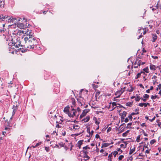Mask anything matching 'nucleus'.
<instances>
[{
  "instance_id": "37998d69",
  "label": "nucleus",
  "mask_w": 161,
  "mask_h": 161,
  "mask_svg": "<svg viewBox=\"0 0 161 161\" xmlns=\"http://www.w3.org/2000/svg\"><path fill=\"white\" fill-rule=\"evenodd\" d=\"M83 154H87L88 152L86 150V149H83Z\"/></svg>"
},
{
  "instance_id": "423d86ee",
  "label": "nucleus",
  "mask_w": 161,
  "mask_h": 161,
  "mask_svg": "<svg viewBox=\"0 0 161 161\" xmlns=\"http://www.w3.org/2000/svg\"><path fill=\"white\" fill-rule=\"evenodd\" d=\"M125 88V87H124L123 89L121 88L120 90L117 91L115 93V95L116 97L114 98L115 99L117 97H119L121 94L124 92Z\"/></svg>"
},
{
  "instance_id": "f8f14e48",
  "label": "nucleus",
  "mask_w": 161,
  "mask_h": 161,
  "mask_svg": "<svg viewBox=\"0 0 161 161\" xmlns=\"http://www.w3.org/2000/svg\"><path fill=\"white\" fill-rule=\"evenodd\" d=\"M149 97V95L147 94H145L143 96V98H141V99L142 100H143L144 102H145L147 99H148Z\"/></svg>"
},
{
  "instance_id": "a19ab883",
  "label": "nucleus",
  "mask_w": 161,
  "mask_h": 161,
  "mask_svg": "<svg viewBox=\"0 0 161 161\" xmlns=\"http://www.w3.org/2000/svg\"><path fill=\"white\" fill-rule=\"evenodd\" d=\"M59 145V146H60V147H63L64 146V144L62 142L58 143Z\"/></svg>"
},
{
  "instance_id": "c85d7f7f",
  "label": "nucleus",
  "mask_w": 161,
  "mask_h": 161,
  "mask_svg": "<svg viewBox=\"0 0 161 161\" xmlns=\"http://www.w3.org/2000/svg\"><path fill=\"white\" fill-rule=\"evenodd\" d=\"M139 106L141 107L144 106V107H146V103H140L139 104Z\"/></svg>"
},
{
  "instance_id": "2eb2a0df",
  "label": "nucleus",
  "mask_w": 161,
  "mask_h": 161,
  "mask_svg": "<svg viewBox=\"0 0 161 161\" xmlns=\"http://www.w3.org/2000/svg\"><path fill=\"white\" fill-rule=\"evenodd\" d=\"M5 22L4 15L1 14L0 15V23Z\"/></svg>"
},
{
  "instance_id": "79ce46f5",
  "label": "nucleus",
  "mask_w": 161,
  "mask_h": 161,
  "mask_svg": "<svg viewBox=\"0 0 161 161\" xmlns=\"http://www.w3.org/2000/svg\"><path fill=\"white\" fill-rule=\"evenodd\" d=\"M95 119H94V120H95V124H96L97 125H99V122H98V121L97 120V119H96V118H95Z\"/></svg>"
},
{
  "instance_id": "a211bd4d",
  "label": "nucleus",
  "mask_w": 161,
  "mask_h": 161,
  "mask_svg": "<svg viewBox=\"0 0 161 161\" xmlns=\"http://www.w3.org/2000/svg\"><path fill=\"white\" fill-rule=\"evenodd\" d=\"M100 152L103 153V156H106L108 155V153L103 149H102L100 151Z\"/></svg>"
},
{
  "instance_id": "2f4dec72",
  "label": "nucleus",
  "mask_w": 161,
  "mask_h": 161,
  "mask_svg": "<svg viewBox=\"0 0 161 161\" xmlns=\"http://www.w3.org/2000/svg\"><path fill=\"white\" fill-rule=\"evenodd\" d=\"M132 103L130 102H128L126 103V105L127 106L131 107L132 106Z\"/></svg>"
},
{
  "instance_id": "0e129e2a",
  "label": "nucleus",
  "mask_w": 161,
  "mask_h": 161,
  "mask_svg": "<svg viewBox=\"0 0 161 161\" xmlns=\"http://www.w3.org/2000/svg\"><path fill=\"white\" fill-rule=\"evenodd\" d=\"M111 95V94L109 93H105V96L106 97L107 96H109Z\"/></svg>"
},
{
  "instance_id": "5701e85b",
  "label": "nucleus",
  "mask_w": 161,
  "mask_h": 161,
  "mask_svg": "<svg viewBox=\"0 0 161 161\" xmlns=\"http://www.w3.org/2000/svg\"><path fill=\"white\" fill-rule=\"evenodd\" d=\"M153 42H154L157 39V36L156 34H153L152 35Z\"/></svg>"
},
{
  "instance_id": "58836bf2",
  "label": "nucleus",
  "mask_w": 161,
  "mask_h": 161,
  "mask_svg": "<svg viewBox=\"0 0 161 161\" xmlns=\"http://www.w3.org/2000/svg\"><path fill=\"white\" fill-rule=\"evenodd\" d=\"M86 114L85 113H84V112L83 111L82 112V114L80 115V118H82Z\"/></svg>"
},
{
  "instance_id": "9b49d317",
  "label": "nucleus",
  "mask_w": 161,
  "mask_h": 161,
  "mask_svg": "<svg viewBox=\"0 0 161 161\" xmlns=\"http://www.w3.org/2000/svg\"><path fill=\"white\" fill-rule=\"evenodd\" d=\"M71 102L72 105H71V108H74L75 105V99L73 98H72L71 99Z\"/></svg>"
},
{
  "instance_id": "f257e3e1",
  "label": "nucleus",
  "mask_w": 161,
  "mask_h": 161,
  "mask_svg": "<svg viewBox=\"0 0 161 161\" xmlns=\"http://www.w3.org/2000/svg\"><path fill=\"white\" fill-rule=\"evenodd\" d=\"M18 35L24 36V39H22V44L21 46L29 50L31 49H33L36 45L37 42L36 38L34 37L31 31L27 30H19L17 32Z\"/></svg>"
},
{
  "instance_id": "473e14b6",
  "label": "nucleus",
  "mask_w": 161,
  "mask_h": 161,
  "mask_svg": "<svg viewBox=\"0 0 161 161\" xmlns=\"http://www.w3.org/2000/svg\"><path fill=\"white\" fill-rule=\"evenodd\" d=\"M140 99L141 98H140V97L138 96H137L135 97V100L136 102L139 101Z\"/></svg>"
},
{
  "instance_id": "3c124183",
  "label": "nucleus",
  "mask_w": 161,
  "mask_h": 161,
  "mask_svg": "<svg viewBox=\"0 0 161 161\" xmlns=\"http://www.w3.org/2000/svg\"><path fill=\"white\" fill-rule=\"evenodd\" d=\"M143 30V28H141L138 30V33L139 34L140 33L141 31L142 32Z\"/></svg>"
},
{
  "instance_id": "680f3d73",
  "label": "nucleus",
  "mask_w": 161,
  "mask_h": 161,
  "mask_svg": "<svg viewBox=\"0 0 161 161\" xmlns=\"http://www.w3.org/2000/svg\"><path fill=\"white\" fill-rule=\"evenodd\" d=\"M120 151L121 153H122V150H121L120 149V148H118L117 149V151L118 152Z\"/></svg>"
},
{
  "instance_id": "72a5a7b5",
  "label": "nucleus",
  "mask_w": 161,
  "mask_h": 161,
  "mask_svg": "<svg viewBox=\"0 0 161 161\" xmlns=\"http://www.w3.org/2000/svg\"><path fill=\"white\" fill-rule=\"evenodd\" d=\"M129 132V130H128L127 131H126L125 132L123 133L122 134V136H126L127 135V133Z\"/></svg>"
},
{
  "instance_id": "a878e982",
  "label": "nucleus",
  "mask_w": 161,
  "mask_h": 161,
  "mask_svg": "<svg viewBox=\"0 0 161 161\" xmlns=\"http://www.w3.org/2000/svg\"><path fill=\"white\" fill-rule=\"evenodd\" d=\"M78 102H79V103L80 104L81 106L84 105L85 103L83 101V100H81V99H78Z\"/></svg>"
},
{
  "instance_id": "a18cd8bd",
  "label": "nucleus",
  "mask_w": 161,
  "mask_h": 161,
  "mask_svg": "<svg viewBox=\"0 0 161 161\" xmlns=\"http://www.w3.org/2000/svg\"><path fill=\"white\" fill-rule=\"evenodd\" d=\"M90 149V147L87 146L83 147V149H86L87 150V149Z\"/></svg>"
},
{
  "instance_id": "4468645a",
  "label": "nucleus",
  "mask_w": 161,
  "mask_h": 161,
  "mask_svg": "<svg viewBox=\"0 0 161 161\" xmlns=\"http://www.w3.org/2000/svg\"><path fill=\"white\" fill-rule=\"evenodd\" d=\"M127 114V113L125 111H123V113L121 114V120L122 119H125V118L126 116V114Z\"/></svg>"
},
{
  "instance_id": "338daca9",
  "label": "nucleus",
  "mask_w": 161,
  "mask_h": 161,
  "mask_svg": "<svg viewBox=\"0 0 161 161\" xmlns=\"http://www.w3.org/2000/svg\"><path fill=\"white\" fill-rule=\"evenodd\" d=\"M96 138H100V136L99 135H98V134H96Z\"/></svg>"
},
{
  "instance_id": "c756f323",
  "label": "nucleus",
  "mask_w": 161,
  "mask_h": 161,
  "mask_svg": "<svg viewBox=\"0 0 161 161\" xmlns=\"http://www.w3.org/2000/svg\"><path fill=\"white\" fill-rule=\"evenodd\" d=\"M143 70L146 73H148L149 72V69L147 67L144 68Z\"/></svg>"
},
{
  "instance_id": "4d7b16f0",
  "label": "nucleus",
  "mask_w": 161,
  "mask_h": 161,
  "mask_svg": "<svg viewBox=\"0 0 161 161\" xmlns=\"http://www.w3.org/2000/svg\"><path fill=\"white\" fill-rule=\"evenodd\" d=\"M42 143L41 142H39L38 143H37L35 145V147H37L38 146L40 145Z\"/></svg>"
},
{
  "instance_id": "c03bdc74",
  "label": "nucleus",
  "mask_w": 161,
  "mask_h": 161,
  "mask_svg": "<svg viewBox=\"0 0 161 161\" xmlns=\"http://www.w3.org/2000/svg\"><path fill=\"white\" fill-rule=\"evenodd\" d=\"M117 104L115 102H114L112 103V105H113V107H114L115 108L117 106Z\"/></svg>"
},
{
  "instance_id": "774afa93",
  "label": "nucleus",
  "mask_w": 161,
  "mask_h": 161,
  "mask_svg": "<svg viewBox=\"0 0 161 161\" xmlns=\"http://www.w3.org/2000/svg\"><path fill=\"white\" fill-rule=\"evenodd\" d=\"M56 147L58 148H60V147L59 146V145L58 144H56L55 146L54 147Z\"/></svg>"
},
{
  "instance_id": "4c0bfd02",
  "label": "nucleus",
  "mask_w": 161,
  "mask_h": 161,
  "mask_svg": "<svg viewBox=\"0 0 161 161\" xmlns=\"http://www.w3.org/2000/svg\"><path fill=\"white\" fill-rule=\"evenodd\" d=\"M124 158V156L123 155H120L118 158L119 160H121L122 159Z\"/></svg>"
},
{
  "instance_id": "8fccbe9b",
  "label": "nucleus",
  "mask_w": 161,
  "mask_h": 161,
  "mask_svg": "<svg viewBox=\"0 0 161 161\" xmlns=\"http://www.w3.org/2000/svg\"><path fill=\"white\" fill-rule=\"evenodd\" d=\"M89 110H90L88 109H86L84 110L83 111L84 112V113H85L86 114L89 112Z\"/></svg>"
},
{
  "instance_id": "49530a36",
  "label": "nucleus",
  "mask_w": 161,
  "mask_h": 161,
  "mask_svg": "<svg viewBox=\"0 0 161 161\" xmlns=\"http://www.w3.org/2000/svg\"><path fill=\"white\" fill-rule=\"evenodd\" d=\"M132 124V123H130L127 124V128H130V126H131V125Z\"/></svg>"
},
{
  "instance_id": "6ab92c4d",
  "label": "nucleus",
  "mask_w": 161,
  "mask_h": 161,
  "mask_svg": "<svg viewBox=\"0 0 161 161\" xmlns=\"http://www.w3.org/2000/svg\"><path fill=\"white\" fill-rule=\"evenodd\" d=\"M83 142V140H80L77 143V147H78L79 148H80L81 145L82 144Z\"/></svg>"
},
{
  "instance_id": "7ed1b4c3",
  "label": "nucleus",
  "mask_w": 161,
  "mask_h": 161,
  "mask_svg": "<svg viewBox=\"0 0 161 161\" xmlns=\"http://www.w3.org/2000/svg\"><path fill=\"white\" fill-rule=\"evenodd\" d=\"M4 19L5 21V22H13L14 20H15V19L12 17H10V16H8V15H4Z\"/></svg>"
},
{
  "instance_id": "e2e57ef3",
  "label": "nucleus",
  "mask_w": 161,
  "mask_h": 161,
  "mask_svg": "<svg viewBox=\"0 0 161 161\" xmlns=\"http://www.w3.org/2000/svg\"><path fill=\"white\" fill-rule=\"evenodd\" d=\"M52 134H53V135H56V136H57V132H56V131H54L53 132V133H52Z\"/></svg>"
},
{
  "instance_id": "4be33fe9",
  "label": "nucleus",
  "mask_w": 161,
  "mask_h": 161,
  "mask_svg": "<svg viewBox=\"0 0 161 161\" xmlns=\"http://www.w3.org/2000/svg\"><path fill=\"white\" fill-rule=\"evenodd\" d=\"M17 26L21 29H23L24 27V24L21 23H18Z\"/></svg>"
},
{
  "instance_id": "864d4df0",
  "label": "nucleus",
  "mask_w": 161,
  "mask_h": 161,
  "mask_svg": "<svg viewBox=\"0 0 161 161\" xmlns=\"http://www.w3.org/2000/svg\"><path fill=\"white\" fill-rule=\"evenodd\" d=\"M147 30V29L146 28H145V29H143V34L144 35H145L146 34V31Z\"/></svg>"
},
{
  "instance_id": "ddd939ff",
  "label": "nucleus",
  "mask_w": 161,
  "mask_h": 161,
  "mask_svg": "<svg viewBox=\"0 0 161 161\" xmlns=\"http://www.w3.org/2000/svg\"><path fill=\"white\" fill-rule=\"evenodd\" d=\"M128 143L127 142H123L120 145V147L122 148H125L127 147V145Z\"/></svg>"
},
{
  "instance_id": "052dcab7",
  "label": "nucleus",
  "mask_w": 161,
  "mask_h": 161,
  "mask_svg": "<svg viewBox=\"0 0 161 161\" xmlns=\"http://www.w3.org/2000/svg\"><path fill=\"white\" fill-rule=\"evenodd\" d=\"M152 57L154 59H158V57L157 56H152Z\"/></svg>"
},
{
  "instance_id": "cd10ccee",
  "label": "nucleus",
  "mask_w": 161,
  "mask_h": 161,
  "mask_svg": "<svg viewBox=\"0 0 161 161\" xmlns=\"http://www.w3.org/2000/svg\"><path fill=\"white\" fill-rule=\"evenodd\" d=\"M112 153L113 155L114 156V158L115 157L116 155L118 154V152L116 151H114V152H112Z\"/></svg>"
},
{
  "instance_id": "603ef678",
  "label": "nucleus",
  "mask_w": 161,
  "mask_h": 161,
  "mask_svg": "<svg viewBox=\"0 0 161 161\" xmlns=\"http://www.w3.org/2000/svg\"><path fill=\"white\" fill-rule=\"evenodd\" d=\"M128 119H129L130 120V121H132V117L131 115H130L128 117Z\"/></svg>"
},
{
  "instance_id": "5fc2aeb1",
  "label": "nucleus",
  "mask_w": 161,
  "mask_h": 161,
  "mask_svg": "<svg viewBox=\"0 0 161 161\" xmlns=\"http://www.w3.org/2000/svg\"><path fill=\"white\" fill-rule=\"evenodd\" d=\"M45 150L47 152H48L49 151L50 149L48 147H45Z\"/></svg>"
},
{
  "instance_id": "20e7f679",
  "label": "nucleus",
  "mask_w": 161,
  "mask_h": 161,
  "mask_svg": "<svg viewBox=\"0 0 161 161\" xmlns=\"http://www.w3.org/2000/svg\"><path fill=\"white\" fill-rule=\"evenodd\" d=\"M69 122V124L71 125L70 127H69L70 129L71 130H77L80 128V126L77 125H76L74 122L68 121Z\"/></svg>"
},
{
  "instance_id": "69168bd1",
  "label": "nucleus",
  "mask_w": 161,
  "mask_h": 161,
  "mask_svg": "<svg viewBox=\"0 0 161 161\" xmlns=\"http://www.w3.org/2000/svg\"><path fill=\"white\" fill-rule=\"evenodd\" d=\"M5 23H6L5 22H4V23H3V24H2V26L3 27V28L2 29H4V27L5 26Z\"/></svg>"
},
{
  "instance_id": "1a4fd4ad",
  "label": "nucleus",
  "mask_w": 161,
  "mask_h": 161,
  "mask_svg": "<svg viewBox=\"0 0 161 161\" xmlns=\"http://www.w3.org/2000/svg\"><path fill=\"white\" fill-rule=\"evenodd\" d=\"M136 147L134 145L131 146L130 147L129 154H131L133 153L135 151Z\"/></svg>"
},
{
  "instance_id": "6e6552de",
  "label": "nucleus",
  "mask_w": 161,
  "mask_h": 161,
  "mask_svg": "<svg viewBox=\"0 0 161 161\" xmlns=\"http://www.w3.org/2000/svg\"><path fill=\"white\" fill-rule=\"evenodd\" d=\"M133 65L134 66V67L135 68H137L138 66L141 64V60L136 59V60L132 63Z\"/></svg>"
},
{
  "instance_id": "aec40b11",
  "label": "nucleus",
  "mask_w": 161,
  "mask_h": 161,
  "mask_svg": "<svg viewBox=\"0 0 161 161\" xmlns=\"http://www.w3.org/2000/svg\"><path fill=\"white\" fill-rule=\"evenodd\" d=\"M90 119V117L89 116H87L86 118L83 119L82 121H84V122H86L89 121Z\"/></svg>"
},
{
  "instance_id": "6e6d98bb",
  "label": "nucleus",
  "mask_w": 161,
  "mask_h": 161,
  "mask_svg": "<svg viewBox=\"0 0 161 161\" xmlns=\"http://www.w3.org/2000/svg\"><path fill=\"white\" fill-rule=\"evenodd\" d=\"M128 121H129V119H128V117L126 118L125 119V120H124V121L125 123L128 122Z\"/></svg>"
},
{
  "instance_id": "393cba45",
  "label": "nucleus",
  "mask_w": 161,
  "mask_h": 161,
  "mask_svg": "<svg viewBox=\"0 0 161 161\" xmlns=\"http://www.w3.org/2000/svg\"><path fill=\"white\" fill-rule=\"evenodd\" d=\"M110 144L108 143H103L101 147L104 148L108 147L110 145Z\"/></svg>"
},
{
  "instance_id": "7c9ffc66",
  "label": "nucleus",
  "mask_w": 161,
  "mask_h": 161,
  "mask_svg": "<svg viewBox=\"0 0 161 161\" xmlns=\"http://www.w3.org/2000/svg\"><path fill=\"white\" fill-rule=\"evenodd\" d=\"M4 4V2L3 1V0H0V7H1L2 6L3 7Z\"/></svg>"
},
{
  "instance_id": "bf43d9fd",
  "label": "nucleus",
  "mask_w": 161,
  "mask_h": 161,
  "mask_svg": "<svg viewBox=\"0 0 161 161\" xmlns=\"http://www.w3.org/2000/svg\"><path fill=\"white\" fill-rule=\"evenodd\" d=\"M139 113L138 112H137V113H132L130 115L132 116V115H133L134 114H139Z\"/></svg>"
},
{
  "instance_id": "0eeeda50",
  "label": "nucleus",
  "mask_w": 161,
  "mask_h": 161,
  "mask_svg": "<svg viewBox=\"0 0 161 161\" xmlns=\"http://www.w3.org/2000/svg\"><path fill=\"white\" fill-rule=\"evenodd\" d=\"M5 130H6V131L7 130L9 131L10 129V127H11L10 122H9V121H8L7 119L6 120L5 123Z\"/></svg>"
},
{
  "instance_id": "9d476101",
  "label": "nucleus",
  "mask_w": 161,
  "mask_h": 161,
  "mask_svg": "<svg viewBox=\"0 0 161 161\" xmlns=\"http://www.w3.org/2000/svg\"><path fill=\"white\" fill-rule=\"evenodd\" d=\"M14 47H15L14 45L12 46H9V50L10 52V53H14L15 49H14Z\"/></svg>"
},
{
  "instance_id": "c9c22d12",
  "label": "nucleus",
  "mask_w": 161,
  "mask_h": 161,
  "mask_svg": "<svg viewBox=\"0 0 161 161\" xmlns=\"http://www.w3.org/2000/svg\"><path fill=\"white\" fill-rule=\"evenodd\" d=\"M112 155H113L112 154V153H111V154H110L109 155L108 157V160H110V159H112Z\"/></svg>"
},
{
  "instance_id": "f704fd0d",
  "label": "nucleus",
  "mask_w": 161,
  "mask_h": 161,
  "mask_svg": "<svg viewBox=\"0 0 161 161\" xmlns=\"http://www.w3.org/2000/svg\"><path fill=\"white\" fill-rule=\"evenodd\" d=\"M157 77L156 76L153 75L152 78V79L153 80H154L155 81H157Z\"/></svg>"
},
{
  "instance_id": "f3484780",
  "label": "nucleus",
  "mask_w": 161,
  "mask_h": 161,
  "mask_svg": "<svg viewBox=\"0 0 161 161\" xmlns=\"http://www.w3.org/2000/svg\"><path fill=\"white\" fill-rule=\"evenodd\" d=\"M69 107H65L64 110V112L66 114H67L69 113Z\"/></svg>"
},
{
  "instance_id": "ea45409f",
  "label": "nucleus",
  "mask_w": 161,
  "mask_h": 161,
  "mask_svg": "<svg viewBox=\"0 0 161 161\" xmlns=\"http://www.w3.org/2000/svg\"><path fill=\"white\" fill-rule=\"evenodd\" d=\"M161 89V84H160L158 85L157 87V88L156 90L157 91L158 90H160Z\"/></svg>"
},
{
  "instance_id": "de8ad7c7",
  "label": "nucleus",
  "mask_w": 161,
  "mask_h": 161,
  "mask_svg": "<svg viewBox=\"0 0 161 161\" xmlns=\"http://www.w3.org/2000/svg\"><path fill=\"white\" fill-rule=\"evenodd\" d=\"M140 135L138 136L137 137L136 141L138 142H140Z\"/></svg>"
},
{
  "instance_id": "bb28decb",
  "label": "nucleus",
  "mask_w": 161,
  "mask_h": 161,
  "mask_svg": "<svg viewBox=\"0 0 161 161\" xmlns=\"http://www.w3.org/2000/svg\"><path fill=\"white\" fill-rule=\"evenodd\" d=\"M142 73H144V72H141L140 73H139L137 74V75H136V76L135 77L136 79H137L138 78L140 77L141 76V74Z\"/></svg>"
},
{
  "instance_id": "f03ea898",
  "label": "nucleus",
  "mask_w": 161,
  "mask_h": 161,
  "mask_svg": "<svg viewBox=\"0 0 161 161\" xmlns=\"http://www.w3.org/2000/svg\"><path fill=\"white\" fill-rule=\"evenodd\" d=\"M17 34L16 37H14L12 39V44H13L14 46L16 47H22V48L23 47V46H21L22 44V39H24V37H22L21 39L19 37V36L20 35H18L17 33Z\"/></svg>"
},
{
  "instance_id": "13d9d810",
  "label": "nucleus",
  "mask_w": 161,
  "mask_h": 161,
  "mask_svg": "<svg viewBox=\"0 0 161 161\" xmlns=\"http://www.w3.org/2000/svg\"><path fill=\"white\" fill-rule=\"evenodd\" d=\"M92 86L94 88H97L98 87L97 85H95L94 84H92Z\"/></svg>"
},
{
  "instance_id": "412c9836",
  "label": "nucleus",
  "mask_w": 161,
  "mask_h": 161,
  "mask_svg": "<svg viewBox=\"0 0 161 161\" xmlns=\"http://www.w3.org/2000/svg\"><path fill=\"white\" fill-rule=\"evenodd\" d=\"M129 86V87L127 88V89L126 90V91L129 92H132L133 90V87H132L130 85Z\"/></svg>"
},
{
  "instance_id": "09e8293b",
  "label": "nucleus",
  "mask_w": 161,
  "mask_h": 161,
  "mask_svg": "<svg viewBox=\"0 0 161 161\" xmlns=\"http://www.w3.org/2000/svg\"><path fill=\"white\" fill-rule=\"evenodd\" d=\"M156 142L155 140H152L150 142V143L151 144H154Z\"/></svg>"
},
{
  "instance_id": "e433bc0d",
  "label": "nucleus",
  "mask_w": 161,
  "mask_h": 161,
  "mask_svg": "<svg viewBox=\"0 0 161 161\" xmlns=\"http://www.w3.org/2000/svg\"><path fill=\"white\" fill-rule=\"evenodd\" d=\"M156 98H159V97H158L157 96H156V95H155V96L152 95L151 96V98L152 99H155Z\"/></svg>"
},
{
  "instance_id": "b1692460",
  "label": "nucleus",
  "mask_w": 161,
  "mask_h": 161,
  "mask_svg": "<svg viewBox=\"0 0 161 161\" xmlns=\"http://www.w3.org/2000/svg\"><path fill=\"white\" fill-rule=\"evenodd\" d=\"M82 157L85 159V161H87L90 158V157L87 155V154H83Z\"/></svg>"
},
{
  "instance_id": "39448f33",
  "label": "nucleus",
  "mask_w": 161,
  "mask_h": 161,
  "mask_svg": "<svg viewBox=\"0 0 161 161\" xmlns=\"http://www.w3.org/2000/svg\"><path fill=\"white\" fill-rule=\"evenodd\" d=\"M76 111L74 108H71L68 114V116L70 117H73L75 115Z\"/></svg>"
},
{
  "instance_id": "dca6fc26",
  "label": "nucleus",
  "mask_w": 161,
  "mask_h": 161,
  "mask_svg": "<svg viewBox=\"0 0 161 161\" xmlns=\"http://www.w3.org/2000/svg\"><path fill=\"white\" fill-rule=\"evenodd\" d=\"M157 67H158L151 64H150V68L152 70H155Z\"/></svg>"
}]
</instances>
